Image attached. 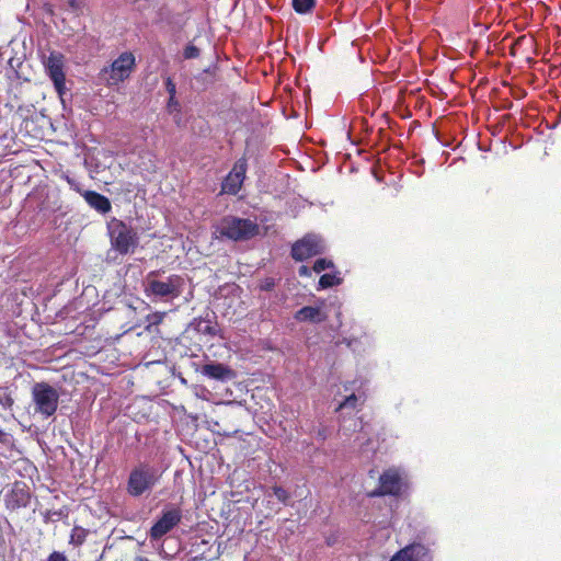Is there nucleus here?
<instances>
[{
    "mask_svg": "<svg viewBox=\"0 0 561 561\" xmlns=\"http://www.w3.org/2000/svg\"><path fill=\"white\" fill-rule=\"evenodd\" d=\"M60 388L48 381H36L31 388V407L42 420L54 417L60 400Z\"/></svg>",
    "mask_w": 561,
    "mask_h": 561,
    "instance_id": "nucleus-4",
    "label": "nucleus"
},
{
    "mask_svg": "<svg viewBox=\"0 0 561 561\" xmlns=\"http://www.w3.org/2000/svg\"><path fill=\"white\" fill-rule=\"evenodd\" d=\"M313 302L297 309L293 318L299 323L322 324L329 319L333 301L330 298H319L312 295Z\"/></svg>",
    "mask_w": 561,
    "mask_h": 561,
    "instance_id": "nucleus-9",
    "label": "nucleus"
},
{
    "mask_svg": "<svg viewBox=\"0 0 561 561\" xmlns=\"http://www.w3.org/2000/svg\"><path fill=\"white\" fill-rule=\"evenodd\" d=\"M317 5V0H291V7L298 14H309Z\"/></svg>",
    "mask_w": 561,
    "mask_h": 561,
    "instance_id": "nucleus-26",
    "label": "nucleus"
},
{
    "mask_svg": "<svg viewBox=\"0 0 561 561\" xmlns=\"http://www.w3.org/2000/svg\"><path fill=\"white\" fill-rule=\"evenodd\" d=\"M106 234L112 251L125 256L135 252L139 244L137 230L122 219L112 217L106 221Z\"/></svg>",
    "mask_w": 561,
    "mask_h": 561,
    "instance_id": "nucleus-6",
    "label": "nucleus"
},
{
    "mask_svg": "<svg viewBox=\"0 0 561 561\" xmlns=\"http://www.w3.org/2000/svg\"><path fill=\"white\" fill-rule=\"evenodd\" d=\"M378 58H380V59L386 58V53H381V54H379V55H378Z\"/></svg>",
    "mask_w": 561,
    "mask_h": 561,
    "instance_id": "nucleus-56",
    "label": "nucleus"
},
{
    "mask_svg": "<svg viewBox=\"0 0 561 561\" xmlns=\"http://www.w3.org/2000/svg\"><path fill=\"white\" fill-rule=\"evenodd\" d=\"M271 494L274 495L279 503L285 506L290 505L291 493L283 488L280 484L274 483L271 486Z\"/></svg>",
    "mask_w": 561,
    "mask_h": 561,
    "instance_id": "nucleus-27",
    "label": "nucleus"
},
{
    "mask_svg": "<svg viewBox=\"0 0 561 561\" xmlns=\"http://www.w3.org/2000/svg\"><path fill=\"white\" fill-rule=\"evenodd\" d=\"M28 39H30L31 45H34V37L30 36Z\"/></svg>",
    "mask_w": 561,
    "mask_h": 561,
    "instance_id": "nucleus-58",
    "label": "nucleus"
},
{
    "mask_svg": "<svg viewBox=\"0 0 561 561\" xmlns=\"http://www.w3.org/2000/svg\"><path fill=\"white\" fill-rule=\"evenodd\" d=\"M165 467L149 461H140L135 465L126 479V493L133 499L149 495L160 484Z\"/></svg>",
    "mask_w": 561,
    "mask_h": 561,
    "instance_id": "nucleus-1",
    "label": "nucleus"
},
{
    "mask_svg": "<svg viewBox=\"0 0 561 561\" xmlns=\"http://www.w3.org/2000/svg\"><path fill=\"white\" fill-rule=\"evenodd\" d=\"M304 39H305V44H306V45H310V44H311V41L313 39V37L305 36V37H304Z\"/></svg>",
    "mask_w": 561,
    "mask_h": 561,
    "instance_id": "nucleus-52",
    "label": "nucleus"
},
{
    "mask_svg": "<svg viewBox=\"0 0 561 561\" xmlns=\"http://www.w3.org/2000/svg\"><path fill=\"white\" fill-rule=\"evenodd\" d=\"M163 87L165 92L168 93V98L178 96L176 83L171 75L162 73L161 75Z\"/></svg>",
    "mask_w": 561,
    "mask_h": 561,
    "instance_id": "nucleus-29",
    "label": "nucleus"
},
{
    "mask_svg": "<svg viewBox=\"0 0 561 561\" xmlns=\"http://www.w3.org/2000/svg\"><path fill=\"white\" fill-rule=\"evenodd\" d=\"M24 58H25V53H23L22 56H18L16 54L14 56H11L8 60V65H9V69H8V73H9V78H15V79H20V73L22 71V68H23V61H24Z\"/></svg>",
    "mask_w": 561,
    "mask_h": 561,
    "instance_id": "nucleus-24",
    "label": "nucleus"
},
{
    "mask_svg": "<svg viewBox=\"0 0 561 561\" xmlns=\"http://www.w3.org/2000/svg\"><path fill=\"white\" fill-rule=\"evenodd\" d=\"M337 345H345L353 354L360 356L364 352L363 342L356 336H344L337 341Z\"/></svg>",
    "mask_w": 561,
    "mask_h": 561,
    "instance_id": "nucleus-25",
    "label": "nucleus"
},
{
    "mask_svg": "<svg viewBox=\"0 0 561 561\" xmlns=\"http://www.w3.org/2000/svg\"><path fill=\"white\" fill-rule=\"evenodd\" d=\"M67 181H68L70 188L72 191L79 193L81 196H82V192L87 191L85 188H83L82 184L80 182H78L77 180L68 178Z\"/></svg>",
    "mask_w": 561,
    "mask_h": 561,
    "instance_id": "nucleus-39",
    "label": "nucleus"
},
{
    "mask_svg": "<svg viewBox=\"0 0 561 561\" xmlns=\"http://www.w3.org/2000/svg\"><path fill=\"white\" fill-rule=\"evenodd\" d=\"M413 174L421 176L424 173V159H419L414 163Z\"/></svg>",
    "mask_w": 561,
    "mask_h": 561,
    "instance_id": "nucleus-42",
    "label": "nucleus"
},
{
    "mask_svg": "<svg viewBox=\"0 0 561 561\" xmlns=\"http://www.w3.org/2000/svg\"><path fill=\"white\" fill-rule=\"evenodd\" d=\"M216 232L220 239L232 242H245L259 236L260 226L256 220L251 218L226 215L217 225Z\"/></svg>",
    "mask_w": 561,
    "mask_h": 561,
    "instance_id": "nucleus-5",
    "label": "nucleus"
},
{
    "mask_svg": "<svg viewBox=\"0 0 561 561\" xmlns=\"http://www.w3.org/2000/svg\"><path fill=\"white\" fill-rule=\"evenodd\" d=\"M274 301L284 302L286 300V295L284 293L273 291Z\"/></svg>",
    "mask_w": 561,
    "mask_h": 561,
    "instance_id": "nucleus-45",
    "label": "nucleus"
},
{
    "mask_svg": "<svg viewBox=\"0 0 561 561\" xmlns=\"http://www.w3.org/2000/svg\"><path fill=\"white\" fill-rule=\"evenodd\" d=\"M85 540V535L83 534V529H81V534L77 535L75 531L70 536L69 543L78 547L81 546Z\"/></svg>",
    "mask_w": 561,
    "mask_h": 561,
    "instance_id": "nucleus-38",
    "label": "nucleus"
},
{
    "mask_svg": "<svg viewBox=\"0 0 561 561\" xmlns=\"http://www.w3.org/2000/svg\"><path fill=\"white\" fill-rule=\"evenodd\" d=\"M320 50H322L323 47V41L322 37H318V41L314 44Z\"/></svg>",
    "mask_w": 561,
    "mask_h": 561,
    "instance_id": "nucleus-51",
    "label": "nucleus"
},
{
    "mask_svg": "<svg viewBox=\"0 0 561 561\" xmlns=\"http://www.w3.org/2000/svg\"><path fill=\"white\" fill-rule=\"evenodd\" d=\"M409 490V479L407 470L402 467L390 466L379 474L378 483L375 489L369 491L368 496L402 499Z\"/></svg>",
    "mask_w": 561,
    "mask_h": 561,
    "instance_id": "nucleus-2",
    "label": "nucleus"
},
{
    "mask_svg": "<svg viewBox=\"0 0 561 561\" xmlns=\"http://www.w3.org/2000/svg\"><path fill=\"white\" fill-rule=\"evenodd\" d=\"M165 312H152L146 317V330L151 331L152 327L159 325L164 319Z\"/></svg>",
    "mask_w": 561,
    "mask_h": 561,
    "instance_id": "nucleus-31",
    "label": "nucleus"
},
{
    "mask_svg": "<svg viewBox=\"0 0 561 561\" xmlns=\"http://www.w3.org/2000/svg\"><path fill=\"white\" fill-rule=\"evenodd\" d=\"M336 266L334 262L325 256H320L313 262V272L317 274H321L325 271L335 270Z\"/></svg>",
    "mask_w": 561,
    "mask_h": 561,
    "instance_id": "nucleus-28",
    "label": "nucleus"
},
{
    "mask_svg": "<svg viewBox=\"0 0 561 561\" xmlns=\"http://www.w3.org/2000/svg\"><path fill=\"white\" fill-rule=\"evenodd\" d=\"M342 283L343 278L341 276V272L335 268L328 273L321 274L316 288L317 290L330 289L341 285Z\"/></svg>",
    "mask_w": 561,
    "mask_h": 561,
    "instance_id": "nucleus-20",
    "label": "nucleus"
},
{
    "mask_svg": "<svg viewBox=\"0 0 561 561\" xmlns=\"http://www.w3.org/2000/svg\"><path fill=\"white\" fill-rule=\"evenodd\" d=\"M332 432L333 430L331 426L319 422L311 424L308 434L311 438L322 445L332 435Z\"/></svg>",
    "mask_w": 561,
    "mask_h": 561,
    "instance_id": "nucleus-23",
    "label": "nucleus"
},
{
    "mask_svg": "<svg viewBox=\"0 0 561 561\" xmlns=\"http://www.w3.org/2000/svg\"><path fill=\"white\" fill-rule=\"evenodd\" d=\"M16 39H18V37H12V39L9 42V45L10 46L15 45L16 44Z\"/></svg>",
    "mask_w": 561,
    "mask_h": 561,
    "instance_id": "nucleus-54",
    "label": "nucleus"
},
{
    "mask_svg": "<svg viewBox=\"0 0 561 561\" xmlns=\"http://www.w3.org/2000/svg\"><path fill=\"white\" fill-rule=\"evenodd\" d=\"M158 271H151L144 279L145 294L152 300H171L182 294L184 279L181 275L171 274L164 279H158Z\"/></svg>",
    "mask_w": 561,
    "mask_h": 561,
    "instance_id": "nucleus-7",
    "label": "nucleus"
},
{
    "mask_svg": "<svg viewBox=\"0 0 561 561\" xmlns=\"http://www.w3.org/2000/svg\"><path fill=\"white\" fill-rule=\"evenodd\" d=\"M44 561H69L64 551L54 550Z\"/></svg>",
    "mask_w": 561,
    "mask_h": 561,
    "instance_id": "nucleus-37",
    "label": "nucleus"
},
{
    "mask_svg": "<svg viewBox=\"0 0 561 561\" xmlns=\"http://www.w3.org/2000/svg\"><path fill=\"white\" fill-rule=\"evenodd\" d=\"M248 158L245 154L238 158L229 172L221 179L219 196L230 195L237 196L243 188L244 182L248 179Z\"/></svg>",
    "mask_w": 561,
    "mask_h": 561,
    "instance_id": "nucleus-10",
    "label": "nucleus"
},
{
    "mask_svg": "<svg viewBox=\"0 0 561 561\" xmlns=\"http://www.w3.org/2000/svg\"><path fill=\"white\" fill-rule=\"evenodd\" d=\"M358 58L360 59V61H364V57H363V53L362 51L358 53Z\"/></svg>",
    "mask_w": 561,
    "mask_h": 561,
    "instance_id": "nucleus-57",
    "label": "nucleus"
},
{
    "mask_svg": "<svg viewBox=\"0 0 561 561\" xmlns=\"http://www.w3.org/2000/svg\"><path fill=\"white\" fill-rule=\"evenodd\" d=\"M312 272H313V266H312V267H310V266H308V265H300V266L298 267V275H299L300 277H306V278H307V277H311Z\"/></svg>",
    "mask_w": 561,
    "mask_h": 561,
    "instance_id": "nucleus-41",
    "label": "nucleus"
},
{
    "mask_svg": "<svg viewBox=\"0 0 561 561\" xmlns=\"http://www.w3.org/2000/svg\"><path fill=\"white\" fill-rule=\"evenodd\" d=\"M190 5L183 0H170L161 4L157 11L160 22L181 27L188 19Z\"/></svg>",
    "mask_w": 561,
    "mask_h": 561,
    "instance_id": "nucleus-14",
    "label": "nucleus"
},
{
    "mask_svg": "<svg viewBox=\"0 0 561 561\" xmlns=\"http://www.w3.org/2000/svg\"><path fill=\"white\" fill-rule=\"evenodd\" d=\"M8 440V434L3 428L0 427V443H5Z\"/></svg>",
    "mask_w": 561,
    "mask_h": 561,
    "instance_id": "nucleus-48",
    "label": "nucleus"
},
{
    "mask_svg": "<svg viewBox=\"0 0 561 561\" xmlns=\"http://www.w3.org/2000/svg\"><path fill=\"white\" fill-rule=\"evenodd\" d=\"M82 197L84 202L88 204V206L94 211H96L99 215L105 217L110 213H112V202L107 196L94 190H87L82 192Z\"/></svg>",
    "mask_w": 561,
    "mask_h": 561,
    "instance_id": "nucleus-17",
    "label": "nucleus"
},
{
    "mask_svg": "<svg viewBox=\"0 0 561 561\" xmlns=\"http://www.w3.org/2000/svg\"><path fill=\"white\" fill-rule=\"evenodd\" d=\"M325 251L324 239L316 232H308L296 240L290 248V256L295 262H304Z\"/></svg>",
    "mask_w": 561,
    "mask_h": 561,
    "instance_id": "nucleus-11",
    "label": "nucleus"
},
{
    "mask_svg": "<svg viewBox=\"0 0 561 561\" xmlns=\"http://www.w3.org/2000/svg\"><path fill=\"white\" fill-rule=\"evenodd\" d=\"M22 45H23L24 47L26 46V37H23Z\"/></svg>",
    "mask_w": 561,
    "mask_h": 561,
    "instance_id": "nucleus-59",
    "label": "nucleus"
},
{
    "mask_svg": "<svg viewBox=\"0 0 561 561\" xmlns=\"http://www.w3.org/2000/svg\"><path fill=\"white\" fill-rule=\"evenodd\" d=\"M354 413L352 415H343L339 416L341 422V427L344 432L356 433L365 431V422L362 416L354 419Z\"/></svg>",
    "mask_w": 561,
    "mask_h": 561,
    "instance_id": "nucleus-22",
    "label": "nucleus"
},
{
    "mask_svg": "<svg viewBox=\"0 0 561 561\" xmlns=\"http://www.w3.org/2000/svg\"><path fill=\"white\" fill-rule=\"evenodd\" d=\"M182 518L183 513L179 505L173 503L165 504L153 519L148 530V537L151 541L161 540L180 525Z\"/></svg>",
    "mask_w": 561,
    "mask_h": 561,
    "instance_id": "nucleus-8",
    "label": "nucleus"
},
{
    "mask_svg": "<svg viewBox=\"0 0 561 561\" xmlns=\"http://www.w3.org/2000/svg\"><path fill=\"white\" fill-rule=\"evenodd\" d=\"M84 165L85 168L93 173H100L105 169V165L102 164L95 157L87 153L84 157Z\"/></svg>",
    "mask_w": 561,
    "mask_h": 561,
    "instance_id": "nucleus-30",
    "label": "nucleus"
},
{
    "mask_svg": "<svg viewBox=\"0 0 561 561\" xmlns=\"http://www.w3.org/2000/svg\"><path fill=\"white\" fill-rule=\"evenodd\" d=\"M352 46H357V41H353Z\"/></svg>",
    "mask_w": 561,
    "mask_h": 561,
    "instance_id": "nucleus-60",
    "label": "nucleus"
},
{
    "mask_svg": "<svg viewBox=\"0 0 561 561\" xmlns=\"http://www.w3.org/2000/svg\"><path fill=\"white\" fill-rule=\"evenodd\" d=\"M14 403V400L12 398L11 391H9V388H2L0 387V404L4 410L11 409Z\"/></svg>",
    "mask_w": 561,
    "mask_h": 561,
    "instance_id": "nucleus-34",
    "label": "nucleus"
},
{
    "mask_svg": "<svg viewBox=\"0 0 561 561\" xmlns=\"http://www.w3.org/2000/svg\"><path fill=\"white\" fill-rule=\"evenodd\" d=\"M66 3L68 8L71 9L73 12H79L83 8L82 0H67Z\"/></svg>",
    "mask_w": 561,
    "mask_h": 561,
    "instance_id": "nucleus-40",
    "label": "nucleus"
},
{
    "mask_svg": "<svg viewBox=\"0 0 561 561\" xmlns=\"http://www.w3.org/2000/svg\"><path fill=\"white\" fill-rule=\"evenodd\" d=\"M117 253H115L114 251H112V248L106 252V257H105V261L107 263H115L116 262V259H117Z\"/></svg>",
    "mask_w": 561,
    "mask_h": 561,
    "instance_id": "nucleus-43",
    "label": "nucleus"
},
{
    "mask_svg": "<svg viewBox=\"0 0 561 561\" xmlns=\"http://www.w3.org/2000/svg\"><path fill=\"white\" fill-rule=\"evenodd\" d=\"M173 375L179 379V381L183 386H187L188 385L187 379L181 373H179L178 375H175V374H173Z\"/></svg>",
    "mask_w": 561,
    "mask_h": 561,
    "instance_id": "nucleus-46",
    "label": "nucleus"
},
{
    "mask_svg": "<svg viewBox=\"0 0 561 561\" xmlns=\"http://www.w3.org/2000/svg\"><path fill=\"white\" fill-rule=\"evenodd\" d=\"M218 65L210 62L202 71L193 76L194 84L192 88L196 91H205L217 80Z\"/></svg>",
    "mask_w": 561,
    "mask_h": 561,
    "instance_id": "nucleus-18",
    "label": "nucleus"
},
{
    "mask_svg": "<svg viewBox=\"0 0 561 561\" xmlns=\"http://www.w3.org/2000/svg\"><path fill=\"white\" fill-rule=\"evenodd\" d=\"M192 367L194 368L195 373L201 374L206 379L221 383L232 381L238 376L233 368L216 359L206 358L201 363L192 362Z\"/></svg>",
    "mask_w": 561,
    "mask_h": 561,
    "instance_id": "nucleus-13",
    "label": "nucleus"
},
{
    "mask_svg": "<svg viewBox=\"0 0 561 561\" xmlns=\"http://www.w3.org/2000/svg\"><path fill=\"white\" fill-rule=\"evenodd\" d=\"M525 94H526V92L523 89H519L516 92H514V98L519 100V99H523L525 96Z\"/></svg>",
    "mask_w": 561,
    "mask_h": 561,
    "instance_id": "nucleus-47",
    "label": "nucleus"
},
{
    "mask_svg": "<svg viewBox=\"0 0 561 561\" xmlns=\"http://www.w3.org/2000/svg\"><path fill=\"white\" fill-rule=\"evenodd\" d=\"M442 145H443V147H449V145L446 142H442Z\"/></svg>",
    "mask_w": 561,
    "mask_h": 561,
    "instance_id": "nucleus-62",
    "label": "nucleus"
},
{
    "mask_svg": "<svg viewBox=\"0 0 561 561\" xmlns=\"http://www.w3.org/2000/svg\"><path fill=\"white\" fill-rule=\"evenodd\" d=\"M201 49L194 43L188 42L182 51V56L184 59H195L199 56Z\"/></svg>",
    "mask_w": 561,
    "mask_h": 561,
    "instance_id": "nucleus-33",
    "label": "nucleus"
},
{
    "mask_svg": "<svg viewBox=\"0 0 561 561\" xmlns=\"http://www.w3.org/2000/svg\"><path fill=\"white\" fill-rule=\"evenodd\" d=\"M186 331H194L195 333L209 336H215L217 334L216 328L210 323V321L204 319L203 317L194 318L188 323Z\"/></svg>",
    "mask_w": 561,
    "mask_h": 561,
    "instance_id": "nucleus-21",
    "label": "nucleus"
},
{
    "mask_svg": "<svg viewBox=\"0 0 561 561\" xmlns=\"http://www.w3.org/2000/svg\"><path fill=\"white\" fill-rule=\"evenodd\" d=\"M513 106V103L508 100H506L502 106L503 110H508V108H512Z\"/></svg>",
    "mask_w": 561,
    "mask_h": 561,
    "instance_id": "nucleus-50",
    "label": "nucleus"
},
{
    "mask_svg": "<svg viewBox=\"0 0 561 561\" xmlns=\"http://www.w3.org/2000/svg\"><path fill=\"white\" fill-rule=\"evenodd\" d=\"M164 110H165V112L169 115L170 114H176L179 112H183V106H182L180 100L178 99V96H175V98H168L165 100Z\"/></svg>",
    "mask_w": 561,
    "mask_h": 561,
    "instance_id": "nucleus-32",
    "label": "nucleus"
},
{
    "mask_svg": "<svg viewBox=\"0 0 561 561\" xmlns=\"http://www.w3.org/2000/svg\"><path fill=\"white\" fill-rule=\"evenodd\" d=\"M31 499L32 493L30 486L21 480L13 482L4 494V503L7 508L10 511L27 507Z\"/></svg>",
    "mask_w": 561,
    "mask_h": 561,
    "instance_id": "nucleus-15",
    "label": "nucleus"
},
{
    "mask_svg": "<svg viewBox=\"0 0 561 561\" xmlns=\"http://www.w3.org/2000/svg\"><path fill=\"white\" fill-rule=\"evenodd\" d=\"M135 561H151L146 557H137Z\"/></svg>",
    "mask_w": 561,
    "mask_h": 561,
    "instance_id": "nucleus-53",
    "label": "nucleus"
},
{
    "mask_svg": "<svg viewBox=\"0 0 561 561\" xmlns=\"http://www.w3.org/2000/svg\"><path fill=\"white\" fill-rule=\"evenodd\" d=\"M430 548L417 540H412L400 548L388 561H432Z\"/></svg>",
    "mask_w": 561,
    "mask_h": 561,
    "instance_id": "nucleus-16",
    "label": "nucleus"
},
{
    "mask_svg": "<svg viewBox=\"0 0 561 561\" xmlns=\"http://www.w3.org/2000/svg\"><path fill=\"white\" fill-rule=\"evenodd\" d=\"M136 69L137 59L134 51L124 50L100 70L99 78L107 88H118L130 79Z\"/></svg>",
    "mask_w": 561,
    "mask_h": 561,
    "instance_id": "nucleus-3",
    "label": "nucleus"
},
{
    "mask_svg": "<svg viewBox=\"0 0 561 561\" xmlns=\"http://www.w3.org/2000/svg\"><path fill=\"white\" fill-rule=\"evenodd\" d=\"M46 76L53 83L55 92L62 98L67 91L65 57L61 53L53 50L43 61Z\"/></svg>",
    "mask_w": 561,
    "mask_h": 561,
    "instance_id": "nucleus-12",
    "label": "nucleus"
},
{
    "mask_svg": "<svg viewBox=\"0 0 561 561\" xmlns=\"http://www.w3.org/2000/svg\"><path fill=\"white\" fill-rule=\"evenodd\" d=\"M291 37L286 36V39L289 41ZM294 39H298V37H293Z\"/></svg>",
    "mask_w": 561,
    "mask_h": 561,
    "instance_id": "nucleus-61",
    "label": "nucleus"
},
{
    "mask_svg": "<svg viewBox=\"0 0 561 561\" xmlns=\"http://www.w3.org/2000/svg\"><path fill=\"white\" fill-rule=\"evenodd\" d=\"M363 403L362 396L352 392L342 398L335 408V412L339 413V416L352 415L354 412H358V407Z\"/></svg>",
    "mask_w": 561,
    "mask_h": 561,
    "instance_id": "nucleus-19",
    "label": "nucleus"
},
{
    "mask_svg": "<svg viewBox=\"0 0 561 561\" xmlns=\"http://www.w3.org/2000/svg\"><path fill=\"white\" fill-rule=\"evenodd\" d=\"M19 80H22L24 82H28L30 81V78L24 73V71L22 70L21 73H20V79Z\"/></svg>",
    "mask_w": 561,
    "mask_h": 561,
    "instance_id": "nucleus-49",
    "label": "nucleus"
},
{
    "mask_svg": "<svg viewBox=\"0 0 561 561\" xmlns=\"http://www.w3.org/2000/svg\"><path fill=\"white\" fill-rule=\"evenodd\" d=\"M22 112H23V106H19L16 114L22 116L23 115Z\"/></svg>",
    "mask_w": 561,
    "mask_h": 561,
    "instance_id": "nucleus-55",
    "label": "nucleus"
},
{
    "mask_svg": "<svg viewBox=\"0 0 561 561\" xmlns=\"http://www.w3.org/2000/svg\"><path fill=\"white\" fill-rule=\"evenodd\" d=\"M276 279L274 277H264L260 280L257 288L261 291L273 293L276 287Z\"/></svg>",
    "mask_w": 561,
    "mask_h": 561,
    "instance_id": "nucleus-36",
    "label": "nucleus"
},
{
    "mask_svg": "<svg viewBox=\"0 0 561 561\" xmlns=\"http://www.w3.org/2000/svg\"><path fill=\"white\" fill-rule=\"evenodd\" d=\"M170 116H172V119L176 126L180 127L183 125L182 112H179L176 114H170Z\"/></svg>",
    "mask_w": 561,
    "mask_h": 561,
    "instance_id": "nucleus-44",
    "label": "nucleus"
},
{
    "mask_svg": "<svg viewBox=\"0 0 561 561\" xmlns=\"http://www.w3.org/2000/svg\"><path fill=\"white\" fill-rule=\"evenodd\" d=\"M342 531L341 529L336 528L331 530L329 534L324 536V543L327 547H334L341 539Z\"/></svg>",
    "mask_w": 561,
    "mask_h": 561,
    "instance_id": "nucleus-35",
    "label": "nucleus"
}]
</instances>
